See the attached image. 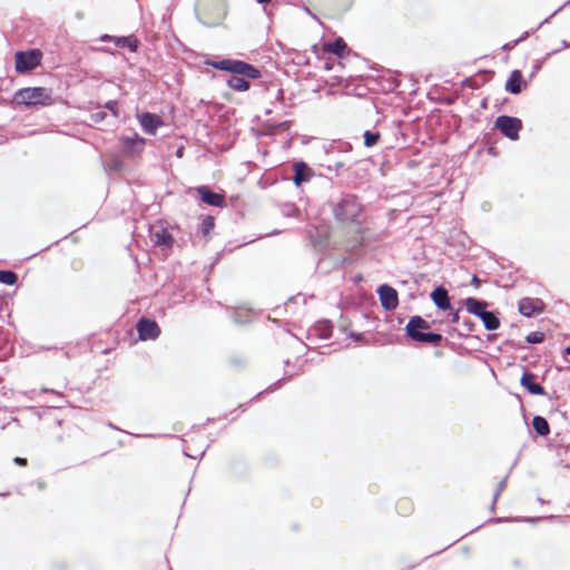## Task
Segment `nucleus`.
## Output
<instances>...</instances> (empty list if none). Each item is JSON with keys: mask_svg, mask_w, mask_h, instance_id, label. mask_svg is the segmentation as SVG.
Returning <instances> with one entry per match:
<instances>
[{"mask_svg": "<svg viewBox=\"0 0 570 570\" xmlns=\"http://www.w3.org/2000/svg\"><path fill=\"white\" fill-rule=\"evenodd\" d=\"M17 104L24 106L47 105L50 102V96L45 88L28 87L18 90L14 95Z\"/></svg>", "mask_w": 570, "mask_h": 570, "instance_id": "obj_1", "label": "nucleus"}, {"mask_svg": "<svg viewBox=\"0 0 570 570\" xmlns=\"http://www.w3.org/2000/svg\"><path fill=\"white\" fill-rule=\"evenodd\" d=\"M429 326L421 317H412L406 325V333L413 340L420 342H438L441 335L434 333H425Z\"/></svg>", "mask_w": 570, "mask_h": 570, "instance_id": "obj_2", "label": "nucleus"}, {"mask_svg": "<svg viewBox=\"0 0 570 570\" xmlns=\"http://www.w3.org/2000/svg\"><path fill=\"white\" fill-rule=\"evenodd\" d=\"M42 59V52L39 49L19 51L16 53V70L20 73L30 71L38 67Z\"/></svg>", "mask_w": 570, "mask_h": 570, "instance_id": "obj_3", "label": "nucleus"}, {"mask_svg": "<svg viewBox=\"0 0 570 570\" xmlns=\"http://www.w3.org/2000/svg\"><path fill=\"white\" fill-rule=\"evenodd\" d=\"M495 126L510 139L518 137L521 129V121L517 118L500 116L495 121Z\"/></svg>", "mask_w": 570, "mask_h": 570, "instance_id": "obj_4", "label": "nucleus"}, {"mask_svg": "<svg viewBox=\"0 0 570 570\" xmlns=\"http://www.w3.org/2000/svg\"><path fill=\"white\" fill-rule=\"evenodd\" d=\"M379 296L381 304L386 309H394L397 306L399 298L396 291L387 285H382L379 288Z\"/></svg>", "mask_w": 570, "mask_h": 570, "instance_id": "obj_5", "label": "nucleus"}, {"mask_svg": "<svg viewBox=\"0 0 570 570\" xmlns=\"http://www.w3.org/2000/svg\"><path fill=\"white\" fill-rule=\"evenodd\" d=\"M137 330L141 340H151L159 334V328L154 321L141 320L137 325Z\"/></svg>", "mask_w": 570, "mask_h": 570, "instance_id": "obj_6", "label": "nucleus"}, {"mask_svg": "<svg viewBox=\"0 0 570 570\" xmlns=\"http://www.w3.org/2000/svg\"><path fill=\"white\" fill-rule=\"evenodd\" d=\"M543 309L541 301L524 298L519 303V312L524 316H532L540 313Z\"/></svg>", "mask_w": 570, "mask_h": 570, "instance_id": "obj_7", "label": "nucleus"}, {"mask_svg": "<svg viewBox=\"0 0 570 570\" xmlns=\"http://www.w3.org/2000/svg\"><path fill=\"white\" fill-rule=\"evenodd\" d=\"M139 124L144 130L153 134L163 125V121L158 116L147 112L139 116Z\"/></svg>", "mask_w": 570, "mask_h": 570, "instance_id": "obj_8", "label": "nucleus"}, {"mask_svg": "<svg viewBox=\"0 0 570 570\" xmlns=\"http://www.w3.org/2000/svg\"><path fill=\"white\" fill-rule=\"evenodd\" d=\"M431 299L440 309L445 311L451 308L449 294L443 287H436L431 293Z\"/></svg>", "mask_w": 570, "mask_h": 570, "instance_id": "obj_9", "label": "nucleus"}, {"mask_svg": "<svg viewBox=\"0 0 570 570\" xmlns=\"http://www.w3.org/2000/svg\"><path fill=\"white\" fill-rule=\"evenodd\" d=\"M230 71L238 73V75H245L253 79H256L259 77V72L257 69H255L253 66H250L246 62L239 61V60H233Z\"/></svg>", "mask_w": 570, "mask_h": 570, "instance_id": "obj_10", "label": "nucleus"}, {"mask_svg": "<svg viewBox=\"0 0 570 570\" xmlns=\"http://www.w3.org/2000/svg\"><path fill=\"white\" fill-rule=\"evenodd\" d=\"M323 49L338 57H345L348 53L347 46L342 38L336 39L333 43H324Z\"/></svg>", "mask_w": 570, "mask_h": 570, "instance_id": "obj_11", "label": "nucleus"}, {"mask_svg": "<svg viewBox=\"0 0 570 570\" xmlns=\"http://www.w3.org/2000/svg\"><path fill=\"white\" fill-rule=\"evenodd\" d=\"M521 384L524 386L531 394L542 395L544 390L540 386L532 374H523L521 377Z\"/></svg>", "mask_w": 570, "mask_h": 570, "instance_id": "obj_12", "label": "nucleus"}, {"mask_svg": "<svg viewBox=\"0 0 570 570\" xmlns=\"http://www.w3.org/2000/svg\"><path fill=\"white\" fill-rule=\"evenodd\" d=\"M464 306L470 314L480 317V315L485 311L487 304L473 297H469L464 301Z\"/></svg>", "mask_w": 570, "mask_h": 570, "instance_id": "obj_13", "label": "nucleus"}, {"mask_svg": "<svg viewBox=\"0 0 570 570\" xmlns=\"http://www.w3.org/2000/svg\"><path fill=\"white\" fill-rule=\"evenodd\" d=\"M480 318H481L484 327L489 331L497 330L500 326L499 318L492 312L484 311L480 315Z\"/></svg>", "mask_w": 570, "mask_h": 570, "instance_id": "obj_14", "label": "nucleus"}, {"mask_svg": "<svg viewBox=\"0 0 570 570\" xmlns=\"http://www.w3.org/2000/svg\"><path fill=\"white\" fill-rule=\"evenodd\" d=\"M522 78L519 71H513L507 81L505 88L512 94H519L521 91Z\"/></svg>", "mask_w": 570, "mask_h": 570, "instance_id": "obj_15", "label": "nucleus"}, {"mask_svg": "<svg viewBox=\"0 0 570 570\" xmlns=\"http://www.w3.org/2000/svg\"><path fill=\"white\" fill-rule=\"evenodd\" d=\"M198 191H199V195H200L202 199L205 203H207L209 205H214V206H220L222 205L223 198H222L220 195L212 193L210 190H207L205 188H199Z\"/></svg>", "mask_w": 570, "mask_h": 570, "instance_id": "obj_16", "label": "nucleus"}, {"mask_svg": "<svg viewBox=\"0 0 570 570\" xmlns=\"http://www.w3.org/2000/svg\"><path fill=\"white\" fill-rule=\"evenodd\" d=\"M532 425L535 432L540 435H547L550 431L547 420L542 416H534L532 420Z\"/></svg>", "mask_w": 570, "mask_h": 570, "instance_id": "obj_17", "label": "nucleus"}, {"mask_svg": "<svg viewBox=\"0 0 570 570\" xmlns=\"http://www.w3.org/2000/svg\"><path fill=\"white\" fill-rule=\"evenodd\" d=\"M228 86L237 91H246L249 88V83L242 78H232Z\"/></svg>", "mask_w": 570, "mask_h": 570, "instance_id": "obj_18", "label": "nucleus"}, {"mask_svg": "<svg viewBox=\"0 0 570 570\" xmlns=\"http://www.w3.org/2000/svg\"><path fill=\"white\" fill-rule=\"evenodd\" d=\"M17 282V276L10 271H0V283L6 285H13Z\"/></svg>", "mask_w": 570, "mask_h": 570, "instance_id": "obj_19", "label": "nucleus"}, {"mask_svg": "<svg viewBox=\"0 0 570 570\" xmlns=\"http://www.w3.org/2000/svg\"><path fill=\"white\" fill-rule=\"evenodd\" d=\"M233 60H222L218 62H210L209 65L218 70L230 71Z\"/></svg>", "mask_w": 570, "mask_h": 570, "instance_id": "obj_20", "label": "nucleus"}, {"mask_svg": "<svg viewBox=\"0 0 570 570\" xmlns=\"http://www.w3.org/2000/svg\"><path fill=\"white\" fill-rule=\"evenodd\" d=\"M305 169V165L304 164H296L295 165V178H294V181L296 185H299L301 181L304 179L303 178V170Z\"/></svg>", "mask_w": 570, "mask_h": 570, "instance_id": "obj_21", "label": "nucleus"}, {"mask_svg": "<svg viewBox=\"0 0 570 570\" xmlns=\"http://www.w3.org/2000/svg\"><path fill=\"white\" fill-rule=\"evenodd\" d=\"M118 45L128 47L131 51H135L137 49V40L130 39V38H124L118 40Z\"/></svg>", "mask_w": 570, "mask_h": 570, "instance_id": "obj_22", "label": "nucleus"}, {"mask_svg": "<svg viewBox=\"0 0 570 570\" xmlns=\"http://www.w3.org/2000/svg\"><path fill=\"white\" fill-rule=\"evenodd\" d=\"M542 340L543 335L540 332H534L527 336L529 343H540Z\"/></svg>", "mask_w": 570, "mask_h": 570, "instance_id": "obj_23", "label": "nucleus"}, {"mask_svg": "<svg viewBox=\"0 0 570 570\" xmlns=\"http://www.w3.org/2000/svg\"><path fill=\"white\" fill-rule=\"evenodd\" d=\"M379 139V136L375 134H371L368 131L365 132V145L371 147L373 146Z\"/></svg>", "mask_w": 570, "mask_h": 570, "instance_id": "obj_24", "label": "nucleus"}, {"mask_svg": "<svg viewBox=\"0 0 570 570\" xmlns=\"http://www.w3.org/2000/svg\"><path fill=\"white\" fill-rule=\"evenodd\" d=\"M16 462H17L18 464H24V463H26V460H24V459L17 458V459H16Z\"/></svg>", "mask_w": 570, "mask_h": 570, "instance_id": "obj_25", "label": "nucleus"}, {"mask_svg": "<svg viewBox=\"0 0 570 570\" xmlns=\"http://www.w3.org/2000/svg\"><path fill=\"white\" fill-rule=\"evenodd\" d=\"M259 3H267L269 0H257Z\"/></svg>", "mask_w": 570, "mask_h": 570, "instance_id": "obj_26", "label": "nucleus"}, {"mask_svg": "<svg viewBox=\"0 0 570 570\" xmlns=\"http://www.w3.org/2000/svg\"><path fill=\"white\" fill-rule=\"evenodd\" d=\"M472 282L478 285V278L476 277H473Z\"/></svg>", "mask_w": 570, "mask_h": 570, "instance_id": "obj_27", "label": "nucleus"}, {"mask_svg": "<svg viewBox=\"0 0 570 570\" xmlns=\"http://www.w3.org/2000/svg\"><path fill=\"white\" fill-rule=\"evenodd\" d=\"M453 321L456 322L458 321V314H454L453 315Z\"/></svg>", "mask_w": 570, "mask_h": 570, "instance_id": "obj_28", "label": "nucleus"}, {"mask_svg": "<svg viewBox=\"0 0 570 570\" xmlns=\"http://www.w3.org/2000/svg\"><path fill=\"white\" fill-rule=\"evenodd\" d=\"M566 352L570 355V345L566 348Z\"/></svg>", "mask_w": 570, "mask_h": 570, "instance_id": "obj_29", "label": "nucleus"}]
</instances>
